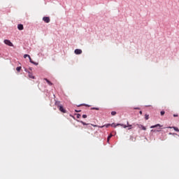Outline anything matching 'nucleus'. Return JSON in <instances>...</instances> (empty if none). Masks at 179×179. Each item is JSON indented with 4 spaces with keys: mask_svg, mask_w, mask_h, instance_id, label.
Masks as SVG:
<instances>
[{
    "mask_svg": "<svg viewBox=\"0 0 179 179\" xmlns=\"http://www.w3.org/2000/svg\"><path fill=\"white\" fill-rule=\"evenodd\" d=\"M114 126H118V127H122L124 129H127V127H131L132 125L128 124V122H127V124H114Z\"/></svg>",
    "mask_w": 179,
    "mask_h": 179,
    "instance_id": "f257e3e1",
    "label": "nucleus"
},
{
    "mask_svg": "<svg viewBox=\"0 0 179 179\" xmlns=\"http://www.w3.org/2000/svg\"><path fill=\"white\" fill-rule=\"evenodd\" d=\"M56 106H58V110L62 113H66V110H64L62 106L58 105V102H56Z\"/></svg>",
    "mask_w": 179,
    "mask_h": 179,
    "instance_id": "f03ea898",
    "label": "nucleus"
},
{
    "mask_svg": "<svg viewBox=\"0 0 179 179\" xmlns=\"http://www.w3.org/2000/svg\"><path fill=\"white\" fill-rule=\"evenodd\" d=\"M23 58H29V62H30L31 64H34V65H35V66H37V65H38L37 63H36L35 62H33V60H31V57L29 56V55H23Z\"/></svg>",
    "mask_w": 179,
    "mask_h": 179,
    "instance_id": "7ed1b4c3",
    "label": "nucleus"
},
{
    "mask_svg": "<svg viewBox=\"0 0 179 179\" xmlns=\"http://www.w3.org/2000/svg\"><path fill=\"white\" fill-rule=\"evenodd\" d=\"M4 44L6 45H8V47H12L13 45H12V43L10 42L9 40H4Z\"/></svg>",
    "mask_w": 179,
    "mask_h": 179,
    "instance_id": "20e7f679",
    "label": "nucleus"
},
{
    "mask_svg": "<svg viewBox=\"0 0 179 179\" xmlns=\"http://www.w3.org/2000/svg\"><path fill=\"white\" fill-rule=\"evenodd\" d=\"M43 22L50 23V17H43Z\"/></svg>",
    "mask_w": 179,
    "mask_h": 179,
    "instance_id": "39448f33",
    "label": "nucleus"
},
{
    "mask_svg": "<svg viewBox=\"0 0 179 179\" xmlns=\"http://www.w3.org/2000/svg\"><path fill=\"white\" fill-rule=\"evenodd\" d=\"M137 128H139L140 129L143 130V131L146 130V128H145L144 126H143L141 124H137Z\"/></svg>",
    "mask_w": 179,
    "mask_h": 179,
    "instance_id": "423d86ee",
    "label": "nucleus"
},
{
    "mask_svg": "<svg viewBox=\"0 0 179 179\" xmlns=\"http://www.w3.org/2000/svg\"><path fill=\"white\" fill-rule=\"evenodd\" d=\"M83 52L80 49L75 50V55H80Z\"/></svg>",
    "mask_w": 179,
    "mask_h": 179,
    "instance_id": "0eeeda50",
    "label": "nucleus"
},
{
    "mask_svg": "<svg viewBox=\"0 0 179 179\" xmlns=\"http://www.w3.org/2000/svg\"><path fill=\"white\" fill-rule=\"evenodd\" d=\"M28 77H29V79H35V76H33V73H31V72H28Z\"/></svg>",
    "mask_w": 179,
    "mask_h": 179,
    "instance_id": "6e6552de",
    "label": "nucleus"
},
{
    "mask_svg": "<svg viewBox=\"0 0 179 179\" xmlns=\"http://www.w3.org/2000/svg\"><path fill=\"white\" fill-rule=\"evenodd\" d=\"M17 29H19V31H22V24H17Z\"/></svg>",
    "mask_w": 179,
    "mask_h": 179,
    "instance_id": "1a4fd4ad",
    "label": "nucleus"
},
{
    "mask_svg": "<svg viewBox=\"0 0 179 179\" xmlns=\"http://www.w3.org/2000/svg\"><path fill=\"white\" fill-rule=\"evenodd\" d=\"M43 80H45V83H48V85L52 86V82H50V80H48V78H43Z\"/></svg>",
    "mask_w": 179,
    "mask_h": 179,
    "instance_id": "9d476101",
    "label": "nucleus"
},
{
    "mask_svg": "<svg viewBox=\"0 0 179 179\" xmlns=\"http://www.w3.org/2000/svg\"><path fill=\"white\" fill-rule=\"evenodd\" d=\"M157 127H162V126L159 125V124H156V125H153L152 127H150V129H154V128H157Z\"/></svg>",
    "mask_w": 179,
    "mask_h": 179,
    "instance_id": "9b49d317",
    "label": "nucleus"
},
{
    "mask_svg": "<svg viewBox=\"0 0 179 179\" xmlns=\"http://www.w3.org/2000/svg\"><path fill=\"white\" fill-rule=\"evenodd\" d=\"M168 128L174 129V131H176V132L179 131L178 128L177 127H168Z\"/></svg>",
    "mask_w": 179,
    "mask_h": 179,
    "instance_id": "f8f14e48",
    "label": "nucleus"
},
{
    "mask_svg": "<svg viewBox=\"0 0 179 179\" xmlns=\"http://www.w3.org/2000/svg\"><path fill=\"white\" fill-rule=\"evenodd\" d=\"M107 126H110L113 128H116V127H119L118 125H114V124H108Z\"/></svg>",
    "mask_w": 179,
    "mask_h": 179,
    "instance_id": "ddd939ff",
    "label": "nucleus"
},
{
    "mask_svg": "<svg viewBox=\"0 0 179 179\" xmlns=\"http://www.w3.org/2000/svg\"><path fill=\"white\" fill-rule=\"evenodd\" d=\"M112 138V134H110V136H108V138H107V140H106V141L110 142V138Z\"/></svg>",
    "mask_w": 179,
    "mask_h": 179,
    "instance_id": "4468645a",
    "label": "nucleus"
},
{
    "mask_svg": "<svg viewBox=\"0 0 179 179\" xmlns=\"http://www.w3.org/2000/svg\"><path fill=\"white\" fill-rule=\"evenodd\" d=\"M80 122H81V124H83V125H89V124L85 123V122H83V121H81Z\"/></svg>",
    "mask_w": 179,
    "mask_h": 179,
    "instance_id": "2eb2a0df",
    "label": "nucleus"
},
{
    "mask_svg": "<svg viewBox=\"0 0 179 179\" xmlns=\"http://www.w3.org/2000/svg\"><path fill=\"white\" fill-rule=\"evenodd\" d=\"M92 126H94V127L103 128V126L98 127L97 125H94V124H92Z\"/></svg>",
    "mask_w": 179,
    "mask_h": 179,
    "instance_id": "dca6fc26",
    "label": "nucleus"
},
{
    "mask_svg": "<svg viewBox=\"0 0 179 179\" xmlns=\"http://www.w3.org/2000/svg\"><path fill=\"white\" fill-rule=\"evenodd\" d=\"M111 115L112 116L116 115V112L112 111Z\"/></svg>",
    "mask_w": 179,
    "mask_h": 179,
    "instance_id": "f3484780",
    "label": "nucleus"
},
{
    "mask_svg": "<svg viewBox=\"0 0 179 179\" xmlns=\"http://www.w3.org/2000/svg\"><path fill=\"white\" fill-rule=\"evenodd\" d=\"M164 111L159 112V115L164 116Z\"/></svg>",
    "mask_w": 179,
    "mask_h": 179,
    "instance_id": "a211bd4d",
    "label": "nucleus"
},
{
    "mask_svg": "<svg viewBox=\"0 0 179 179\" xmlns=\"http://www.w3.org/2000/svg\"><path fill=\"white\" fill-rule=\"evenodd\" d=\"M92 110H99V108H92Z\"/></svg>",
    "mask_w": 179,
    "mask_h": 179,
    "instance_id": "6ab92c4d",
    "label": "nucleus"
},
{
    "mask_svg": "<svg viewBox=\"0 0 179 179\" xmlns=\"http://www.w3.org/2000/svg\"><path fill=\"white\" fill-rule=\"evenodd\" d=\"M149 120V115H145V120Z\"/></svg>",
    "mask_w": 179,
    "mask_h": 179,
    "instance_id": "aec40b11",
    "label": "nucleus"
},
{
    "mask_svg": "<svg viewBox=\"0 0 179 179\" xmlns=\"http://www.w3.org/2000/svg\"><path fill=\"white\" fill-rule=\"evenodd\" d=\"M20 66L17 67V72H20Z\"/></svg>",
    "mask_w": 179,
    "mask_h": 179,
    "instance_id": "412c9836",
    "label": "nucleus"
},
{
    "mask_svg": "<svg viewBox=\"0 0 179 179\" xmlns=\"http://www.w3.org/2000/svg\"><path fill=\"white\" fill-rule=\"evenodd\" d=\"M80 117H82V116H80V114H77V119L80 118Z\"/></svg>",
    "mask_w": 179,
    "mask_h": 179,
    "instance_id": "4be33fe9",
    "label": "nucleus"
},
{
    "mask_svg": "<svg viewBox=\"0 0 179 179\" xmlns=\"http://www.w3.org/2000/svg\"><path fill=\"white\" fill-rule=\"evenodd\" d=\"M81 117H83V119L87 118V115H83Z\"/></svg>",
    "mask_w": 179,
    "mask_h": 179,
    "instance_id": "5701e85b",
    "label": "nucleus"
},
{
    "mask_svg": "<svg viewBox=\"0 0 179 179\" xmlns=\"http://www.w3.org/2000/svg\"><path fill=\"white\" fill-rule=\"evenodd\" d=\"M127 128H129L127 129L131 130L132 129V126L131 127H127Z\"/></svg>",
    "mask_w": 179,
    "mask_h": 179,
    "instance_id": "b1692460",
    "label": "nucleus"
},
{
    "mask_svg": "<svg viewBox=\"0 0 179 179\" xmlns=\"http://www.w3.org/2000/svg\"><path fill=\"white\" fill-rule=\"evenodd\" d=\"M172 116H173L174 117H178V115H173Z\"/></svg>",
    "mask_w": 179,
    "mask_h": 179,
    "instance_id": "393cba45",
    "label": "nucleus"
},
{
    "mask_svg": "<svg viewBox=\"0 0 179 179\" xmlns=\"http://www.w3.org/2000/svg\"><path fill=\"white\" fill-rule=\"evenodd\" d=\"M75 112L80 113V110H75Z\"/></svg>",
    "mask_w": 179,
    "mask_h": 179,
    "instance_id": "a878e982",
    "label": "nucleus"
},
{
    "mask_svg": "<svg viewBox=\"0 0 179 179\" xmlns=\"http://www.w3.org/2000/svg\"><path fill=\"white\" fill-rule=\"evenodd\" d=\"M134 109H135V110H138V108H134Z\"/></svg>",
    "mask_w": 179,
    "mask_h": 179,
    "instance_id": "bb28decb",
    "label": "nucleus"
},
{
    "mask_svg": "<svg viewBox=\"0 0 179 179\" xmlns=\"http://www.w3.org/2000/svg\"><path fill=\"white\" fill-rule=\"evenodd\" d=\"M139 114H142V112L139 111Z\"/></svg>",
    "mask_w": 179,
    "mask_h": 179,
    "instance_id": "cd10ccee",
    "label": "nucleus"
},
{
    "mask_svg": "<svg viewBox=\"0 0 179 179\" xmlns=\"http://www.w3.org/2000/svg\"><path fill=\"white\" fill-rule=\"evenodd\" d=\"M105 127H110V126H107V125H106Z\"/></svg>",
    "mask_w": 179,
    "mask_h": 179,
    "instance_id": "c85d7f7f",
    "label": "nucleus"
},
{
    "mask_svg": "<svg viewBox=\"0 0 179 179\" xmlns=\"http://www.w3.org/2000/svg\"><path fill=\"white\" fill-rule=\"evenodd\" d=\"M169 134H170V135H172V133H170Z\"/></svg>",
    "mask_w": 179,
    "mask_h": 179,
    "instance_id": "c756f323",
    "label": "nucleus"
}]
</instances>
